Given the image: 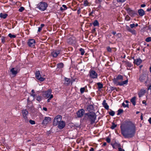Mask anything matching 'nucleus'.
<instances>
[{
  "instance_id": "obj_1",
  "label": "nucleus",
  "mask_w": 151,
  "mask_h": 151,
  "mask_svg": "<svg viewBox=\"0 0 151 151\" xmlns=\"http://www.w3.org/2000/svg\"><path fill=\"white\" fill-rule=\"evenodd\" d=\"M121 132L125 138L132 137L135 133V127L129 122H125L121 125Z\"/></svg>"
},
{
  "instance_id": "obj_2",
  "label": "nucleus",
  "mask_w": 151,
  "mask_h": 151,
  "mask_svg": "<svg viewBox=\"0 0 151 151\" xmlns=\"http://www.w3.org/2000/svg\"><path fill=\"white\" fill-rule=\"evenodd\" d=\"M123 80V77L121 75H119L116 78H114L113 79V82L114 84H116L117 85H119L120 86H123L127 83L128 79L121 82L120 81Z\"/></svg>"
},
{
  "instance_id": "obj_3",
  "label": "nucleus",
  "mask_w": 151,
  "mask_h": 151,
  "mask_svg": "<svg viewBox=\"0 0 151 151\" xmlns=\"http://www.w3.org/2000/svg\"><path fill=\"white\" fill-rule=\"evenodd\" d=\"M85 117L88 120L90 121L91 123L92 124L95 122L96 118V116L95 113L91 112L86 114Z\"/></svg>"
},
{
  "instance_id": "obj_4",
  "label": "nucleus",
  "mask_w": 151,
  "mask_h": 151,
  "mask_svg": "<svg viewBox=\"0 0 151 151\" xmlns=\"http://www.w3.org/2000/svg\"><path fill=\"white\" fill-rule=\"evenodd\" d=\"M48 6L47 3L44 2H41L39 3L37 6V8L41 11L45 10Z\"/></svg>"
},
{
  "instance_id": "obj_5",
  "label": "nucleus",
  "mask_w": 151,
  "mask_h": 151,
  "mask_svg": "<svg viewBox=\"0 0 151 151\" xmlns=\"http://www.w3.org/2000/svg\"><path fill=\"white\" fill-rule=\"evenodd\" d=\"M62 116L60 115H58L55 118L53 122L54 126H57L61 121Z\"/></svg>"
},
{
  "instance_id": "obj_6",
  "label": "nucleus",
  "mask_w": 151,
  "mask_h": 151,
  "mask_svg": "<svg viewBox=\"0 0 151 151\" xmlns=\"http://www.w3.org/2000/svg\"><path fill=\"white\" fill-rule=\"evenodd\" d=\"M22 113L23 115V118L24 120V122L25 123H28V120L27 117L28 112L26 110H23L22 111Z\"/></svg>"
},
{
  "instance_id": "obj_7",
  "label": "nucleus",
  "mask_w": 151,
  "mask_h": 151,
  "mask_svg": "<svg viewBox=\"0 0 151 151\" xmlns=\"http://www.w3.org/2000/svg\"><path fill=\"white\" fill-rule=\"evenodd\" d=\"M90 77L92 78H97V73L93 70H90L89 72Z\"/></svg>"
},
{
  "instance_id": "obj_8",
  "label": "nucleus",
  "mask_w": 151,
  "mask_h": 151,
  "mask_svg": "<svg viewBox=\"0 0 151 151\" xmlns=\"http://www.w3.org/2000/svg\"><path fill=\"white\" fill-rule=\"evenodd\" d=\"M35 76L38 80L41 81H43L45 80V78L42 77L39 71H36L35 73Z\"/></svg>"
},
{
  "instance_id": "obj_9",
  "label": "nucleus",
  "mask_w": 151,
  "mask_h": 151,
  "mask_svg": "<svg viewBox=\"0 0 151 151\" xmlns=\"http://www.w3.org/2000/svg\"><path fill=\"white\" fill-rule=\"evenodd\" d=\"M19 70H18L17 67L12 68L10 70V71L12 75L14 76H15L19 72Z\"/></svg>"
},
{
  "instance_id": "obj_10",
  "label": "nucleus",
  "mask_w": 151,
  "mask_h": 151,
  "mask_svg": "<svg viewBox=\"0 0 151 151\" xmlns=\"http://www.w3.org/2000/svg\"><path fill=\"white\" fill-rule=\"evenodd\" d=\"M52 91L51 89H49L46 91L44 92L43 93V95L45 97L48 98L50 97Z\"/></svg>"
},
{
  "instance_id": "obj_11",
  "label": "nucleus",
  "mask_w": 151,
  "mask_h": 151,
  "mask_svg": "<svg viewBox=\"0 0 151 151\" xmlns=\"http://www.w3.org/2000/svg\"><path fill=\"white\" fill-rule=\"evenodd\" d=\"M85 111L83 109H81L77 112V116L78 117H81L84 114Z\"/></svg>"
},
{
  "instance_id": "obj_12",
  "label": "nucleus",
  "mask_w": 151,
  "mask_h": 151,
  "mask_svg": "<svg viewBox=\"0 0 151 151\" xmlns=\"http://www.w3.org/2000/svg\"><path fill=\"white\" fill-rule=\"evenodd\" d=\"M35 41L33 39H29L28 40L27 44L29 47H33L35 45Z\"/></svg>"
},
{
  "instance_id": "obj_13",
  "label": "nucleus",
  "mask_w": 151,
  "mask_h": 151,
  "mask_svg": "<svg viewBox=\"0 0 151 151\" xmlns=\"http://www.w3.org/2000/svg\"><path fill=\"white\" fill-rule=\"evenodd\" d=\"M51 118L50 117H45L42 123V124L46 125L51 121Z\"/></svg>"
},
{
  "instance_id": "obj_14",
  "label": "nucleus",
  "mask_w": 151,
  "mask_h": 151,
  "mask_svg": "<svg viewBox=\"0 0 151 151\" xmlns=\"http://www.w3.org/2000/svg\"><path fill=\"white\" fill-rule=\"evenodd\" d=\"M58 125V128L60 129H62L65 127V123L63 121H61Z\"/></svg>"
},
{
  "instance_id": "obj_15",
  "label": "nucleus",
  "mask_w": 151,
  "mask_h": 151,
  "mask_svg": "<svg viewBox=\"0 0 151 151\" xmlns=\"http://www.w3.org/2000/svg\"><path fill=\"white\" fill-rule=\"evenodd\" d=\"M60 51L59 50H54L52 52H51V54L54 57H56L60 53Z\"/></svg>"
},
{
  "instance_id": "obj_16",
  "label": "nucleus",
  "mask_w": 151,
  "mask_h": 151,
  "mask_svg": "<svg viewBox=\"0 0 151 151\" xmlns=\"http://www.w3.org/2000/svg\"><path fill=\"white\" fill-rule=\"evenodd\" d=\"M142 60L140 58L134 60V63L137 65H139L142 63Z\"/></svg>"
},
{
  "instance_id": "obj_17",
  "label": "nucleus",
  "mask_w": 151,
  "mask_h": 151,
  "mask_svg": "<svg viewBox=\"0 0 151 151\" xmlns=\"http://www.w3.org/2000/svg\"><path fill=\"white\" fill-rule=\"evenodd\" d=\"M102 105L103 106L106 110H108L109 109V106L108 105L107 103L106 102V100H104L102 103Z\"/></svg>"
},
{
  "instance_id": "obj_18",
  "label": "nucleus",
  "mask_w": 151,
  "mask_h": 151,
  "mask_svg": "<svg viewBox=\"0 0 151 151\" xmlns=\"http://www.w3.org/2000/svg\"><path fill=\"white\" fill-rule=\"evenodd\" d=\"M146 92V91L144 90H141L138 93V95L139 97H141Z\"/></svg>"
},
{
  "instance_id": "obj_19",
  "label": "nucleus",
  "mask_w": 151,
  "mask_h": 151,
  "mask_svg": "<svg viewBox=\"0 0 151 151\" xmlns=\"http://www.w3.org/2000/svg\"><path fill=\"white\" fill-rule=\"evenodd\" d=\"M146 77L144 75H141L139 78V81L141 82H143L145 80Z\"/></svg>"
},
{
  "instance_id": "obj_20",
  "label": "nucleus",
  "mask_w": 151,
  "mask_h": 151,
  "mask_svg": "<svg viewBox=\"0 0 151 151\" xmlns=\"http://www.w3.org/2000/svg\"><path fill=\"white\" fill-rule=\"evenodd\" d=\"M138 13H139V15L140 16H143L145 14L144 10L142 9H140L138 11Z\"/></svg>"
},
{
  "instance_id": "obj_21",
  "label": "nucleus",
  "mask_w": 151,
  "mask_h": 151,
  "mask_svg": "<svg viewBox=\"0 0 151 151\" xmlns=\"http://www.w3.org/2000/svg\"><path fill=\"white\" fill-rule=\"evenodd\" d=\"M127 29L133 34L135 35L136 33V31L135 30L131 29L129 27H127Z\"/></svg>"
},
{
  "instance_id": "obj_22",
  "label": "nucleus",
  "mask_w": 151,
  "mask_h": 151,
  "mask_svg": "<svg viewBox=\"0 0 151 151\" xmlns=\"http://www.w3.org/2000/svg\"><path fill=\"white\" fill-rule=\"evenodd\" d=\"M8 16V14L5 13H1L0 14V18L3 19H5Z\"/></svg>"
},
{
  "instance_id": "obj_23",
  "label": "nucleus",
  "mask_w": 151,
  "mask_h": 151,
  "mask_svg": "<svg viewBox=\"0 0 151 151\" xmlns=\"http://www.w3.org/2000/svg\"><path fill=\"white\" fill-rule=\"evenodd\" d=\"M136 97L135 96H134L131 99L130 101L134 106H135L136 104Z\"/></svg>"
},
{
  "instance_id": "obj_24",
  "label": "nucleus",
  "mask_w": 151,
  "mask_h": 151,
  "mask_svg": "<svg viewBox=\"0 0 151 151\" xmlns=\"http://www.w3.org/2000/svg\"><path fill=\"white\" fill-rule=\"evenodd\" d=\"M93 107L92 105H91L88 106L87 109L88 111L90 112L92 109H93Z\"/></svg>"
},
{
  "instance_id": "obj_25",
  "label": "nucleus",
  "mask_w": 151,
  "mask_h": 151,
  "mask_svg": "<svg viewBox=\"0 0 151 151\" xmlns=\"http://www.w3.org/2000/svg\"><path fill=\"white\" fill-rule=\"evenodd\" d=\"M93 24L94 26H99V23L97 20H95L93 23Z\"/></svg>"
},
{
  "instance_id": "obj_26",
  "label": "nucleus",
  "mask_w": 151,
  "mask_h": 151,
  "mask_svg": "<svg viewBox=\"0 0 151 151\" xmlns=\"http://www.w3.org/2000/svg\"><path fill=\"white\" fill-rule=\"evenodd\" d=\"M98 86V88L99 89H101L103 87V84L100 83H97Z\"/></svg>"
},
{
  "instance_id": "obj_27",
  "label": "nucleus",
  "mask_w": 151,
  "mask_h": 151,
  "mask_svg": "<svg viewBox=\"0 0 151 151\" xmlns=\"http://www.w3.org/2000/svg\"><path fill=\"white\" fill-rule=\"evenodd\" d=\"M57 67L58 68H62L63 66V64L62 63H60L57 64Z\"/></svg>"
},
{
  "instance_id": "obj_28",
  "label": "nucleus",
  "mask_w": 151,
  "mask_h": 151,
  "mask_svg": "<svg viewBox=\"0 0 151 151\" xmlns=\"http://www.w3.org/2000/svg\"><path fill=\"white\" fill-rule=\"evenodd\" d=\"M126 10L127 11V12H129V14L130 15H132V13H133V12L129 8H127Z\"/></svg>"
},
{
  "instance_id": "obj_29",
  "label": "nucleus",
  "mask_w": 151,
  "mask_h": 151,
  "mask_svg": "<svg viewBox=\"0 0 151 151\" xmlns=\"http://www.w3.org/2000/svg\"><path fill=\"white\" fill-rule=\"evenodd\" d=\"M125 64L127 66L129 67H131L132 65L131 63L129 62H126Z\"/></svg>"
},
{
  "instance_id": "obj_30",
  "label": "nucleus",
  "mask_w": 151,
  "mask_h": 151,
  "mask_svg": "<svg viewBox=\"0 0 151 151\" xmlns=\"http://www.w3.org/2000/svg\"><path fill=\"white\" fill-rule=\"evenodd\" d=\"M123 111L122 109H119L118 111V113L117 114V115H119L120 114L122 113Z\"/></svg>"
},
{
  "instance_id": "obj_31",
  "label": "nucleus",
  "mask_w": 151,
  "mask_h": 151,
  "mask_svg": "<svg viewBox=\"0 0 151 151\" xmlns=\"http://www.w3.org/2000/svg\"><path fill=\"white\" fill-rule=\"evenodd\" d=\"M117 146L118 147H120V145L116 143L112 145L113 147L114 148H116Z\"/></svg>"
},
{
  "instance_id": "obj_32",
  "label": "nucleus",
  "mask_w": 151,
  "mask_h": 151,
  "mask_svg": "<svg viewBox=\"0 0 151 151\" xmlns=\"http://www.w3.org/2000/svg\"><path fill=\"white\" fill-rule=\"evenodd\" d=\"M117 126V125L115 124L114 122H113L112 123V125L111 127V128L112 129H114L115 127H116Z\"/></svg>"
},
{
  "instance_id": "obj_33",
  "label": "nucleus",
  "mask_w": 151,
  "mask_h": 151,
  "mask_svg": "<svg viewBox=\"0 0 151 151\" xmlns=\"http://www.w3.org/2000/svg\"><path fill=\"white\" fill-rule=\"evenodd\" d=\"M79 51L81 52V54L82 55H83L85 53V51L82 48H80V49Z\"/></svg>"
},
{
  "instance_id": "obj_34",
  "label": "nucleus",
  "mask_w": 151,
  "mask_h": 151,
  "mask_svg": "<svg viewBox=\"0 0 151 151\" xmlns=\"http://www.w3.org/2000/svg\"><path fill=\"white\" fill-rule=\"evenodd\" d=\"M109 114L110 115L113 116L115 114V112L112 110H111L109 112Z\"/></svg>"
},
{
  "instance_id": "obj_35",
  "label": "nucleus",
  "mask_w": 151,
  "mask_h": 151,
  "mask_svg": "<svg viewBox=\"0 0 151 151\" xmlns=\"http://www.w3.org/2000/svg\"><path fill=\"white\" fill-rule=\"evenodd\" d=\"M88 2L87 0H85L83 2V5L85 6H88Z\"/></svg>"
},
{
  "instance_id": "obj_36",
  "label": "nucleus",
  "mask_w": 151,
  "mask_h": 151,
  "mask_svg": "<svg viewBox=\"0 0 151 151\" xmlns=\"http://www.w3.org/2000/svg\"><path fill=\"white\" fill-rule=\"evenodd\" d=\"M145 41L147 42L151 41V37H149L146 38L145 39Z\"/></svg>"
},
{
  "instance_id": "obj_37",
  "label": "nucleus",
  "mask_w": 151,
  "mask_h": 151,
  "mask_svg": "<svg viewBox=\"0 0 151 151\" xmlns=\"http://www.w3.org/2000/svg\"><path fill=\"white\" fill-rule=\"evenodd\" d=\"M42 99V97H41L40 96H38L37 97L36 100L38 101H40Z\"/></svg>"
},
{
  "instance_id": "obj_38",
  "label": "nucleus",
  "mask_w": 151,
  "mask_h": 151,
  "mask_svg": "<svg viewBox=\"0 0 151 151\" xmlns=\"http://www.w3.org/2000/svg\"><path fill=\"white\" fill-rule=\"evenodd\" d=\"M8 36L11 38H14L16 37L15 35H12L11 33L9 34Z\"/></svg>"
},
{
  "instance_id": "obj_39",
  "label": "nucleus",
  "mask_w": 151,
  "mask_h": 151,
  "mask_svg": "<svg viewBox=\"0 0 151 151\" xmlns=\"http://www.w3.org/2000/svg\"><path fill=\"white\" fill-rule=\"evenodd\" d=\"M5 38H6L4 37H1V40L2 42L4 43L5 42L6 40Z\"/></svg>"
},
{
  "instance_id": "obj_40",
  "label": "nucleus",
  "mask_w": 151,
  "mask_h": 151,
  "mask_svg": "<svg viewBox=\"0 0 151 151\" xmlns=\"http://www.w3.org/2000/svg\"><path fill=\"white\" fill-rule=\"evenodd\" d=\"M130 17L128 15H127L125 18V19L127 21H129L130 20Z\"/></svg>"
},
{
  "instance_id": "obj_41",
  "label": "nucleus",
  "mask_w": 151,
  "mask_h": 151,
  "mask_svg": "<svg viewBox=\"0 0 151 151\" xmlns=\"http://www.w3.org/2000/svg\"><path fill=\"white\" fill-rule=\"evenodd\" d=\"M30 123L31 124H35V122L34 121L32 120H30L29 121Z\"/></svg>"
},
{
  "instance_id": "obj_42",
  "label": "nucleus",
  "mask_w": 151,
  "mask_h": 151,
  "mask_svg": "<svg viewBox=\"0 0 151 151\" xmlns=\"http://www.w3.org/2000/svg\"><path fill=\"white\" fill-rule=\"evenodd\" d=\"M24 7H21L19 9V11L20 12H22L24 10Z\"/></svg>"
},
{
  "instance_id": "obj_43",
  "label": "nucleus",
  "mask_w": 151,
  "mask_h": 151,
  "mask_svg": "<svg viewBox=\"0 0 151 151\" xmlns=\"http://www.w3.org/2000/svg\"><path fill=\"white\" fill-rule=\"evenodd\" d=\"M53 97V96L52 94L50 95V97H49V99H48L47 100V102H49L50 101V99H52Z\"/></svg>"
},
{
  "instance_id": "obj_44",
  "label": "nucleus",
  "mask_w": 151,
  "mask_h": 151,
  "mask_svg": "<svg viewBox=\"0 0 151 151\" xmlns=\"http://www.w3.org/2000/svg\"><path fill=\"white\" fill-rule=\"evenodd\" d=\"M85 90L84 88H82L80 89V92L81 93H83L84 92Z\"/></svg>"
},
{
  "instance_id": "obj_45",
  "label": "nucleus",
  "mask_w": 151,
  "mask_h": 151,
  "mask_svg": "<svg viewBox=\"0 0 151 151\" xmlns=\"http://www.w3.org/2000/svg\"><path fill=\"white\" fill-rule=\"evenodd\" d=\"M122 105L124 107H129L128 104H125L124 103H123L122 104Z\"/></svg>"
},
{
  "instance_id": "obj_46",
  "label": "nucleus",
  "mask_w": 151,
  "mask_h": 151,
  "mask_svg": "<svg viewBox=\"0 0 151 151\" xmlns=\"http://www.w3.org/2000/svg\"><path fill=\"white\" fill-rule=\"evenodd\" d=\"M130 26L131 28H132L135 27V24H130Z\"/></svg>"
},
{
  "instance_id": "obj_47",
  "label": "nucleus",
  "mask_w": 151,
  "mask_h": 151,
  "mask_svg": "<svg viewBox=\"0 0 151 151\" xmlns=\"http://www.w3.org/2000/svg\"><path fill=\"white\" fill-rule=\"evenodd\" d=\"M107 51L109 52H111V48L110 47H107Z\"/></svg>"
},
{
  "instance_id": "obj_48",
  "label": "nucleus",
  "mask_w": 151,
  "mask_h": 151,
  "mask_svg": "<svg viewBox=\"0 0 151 151\" xmlns=\"http://www.w3.org/2000/svg\"><path fill=\"white\" fill-rule=\"evenodd\" d=\"M106 141L108 143H110L111 141L110 139L109 138H107L106 139Z\"/></svg>"
},
{
  "instance_id": "obj_49",
  "label": "nucleus",
  "mask_w": 151,
  "mask_h": 151,
  "mask_svg": "<svg viewBox=\"0 0 151 151\" xmlns=\"http://www.w3.org/2000/svg\"><path fill=\"white\" fill-rule=\"evenodd\" d=\"M126 0H117V1L118 2H124Z\"/></svg>"
},
{
  "instance_id": "obj_50",
  "label": "nucleus",
  "mask_w": 151,
  "mask_h": 151,
  "mask_svg": "<svg viewBox=\"0 0 151 151\" xmlns=\"http://www.w3.org/2000/svg\"><path fill=\"white\" fill-rule=\"evenodd\" d=\"M118 151H125L124 150L122 149L120 147H118Z\"/></svg>"
},
{
  "instance_id": "obj_51",
  "label": "nucleus",
  "mask_w": 151,
  "mask_h": 151,
  "mask_svg": "<svg viewBox=\"0 0 151 151\" xmlns=\"http://www.w3.org/2000/svg\"><path fill=\"white\" fill-rule=\"evenodd\" d=\"M65 81H66L67 82H70V79H68V78H65Z\"/></svg>"
},
{
  "instance_id": "obj_52",
  "label": "nucleus",
  "mask_w": 151,
  "mask_h": 151,
  "mask_svg": "<svg viewBox=\"0 0 151 151\" xmlns=\"http://www.w3.org/2000/svg\"><path fill=\"white\" fill-rule=\"evenodd\" d=\"M62 7L64 8V9H65V10L67 9V6L65 5H63L62 6Z\"/></svg>"
},
{
  "instance_id": "obj_53",
  "label": "nucleus",
  "mask_w": 151,
  "mask_h": 151,
  "mask_svg": "<svg viewBox=\"0 0 151 151\" xmlns=\"http://www.w3.org/2000/svg\"><path fill=\"white\" fill-rule=\"evenodd\" d=\"M116 36H118L119 37H120L121 36V35L120 33H118L116 34Z\"/></svg>"
},
{
  "instance_id": "obj_54",
  "label": "nucleus",
  "mask_w": 151,
  "mask_h": 151,
  "mask_svg": "<svg viewBox=\"0 0 151 151\" xmlns=\"http://www.w3.org/2000/svg\"><path fill=\"white\" fill-rule=\"evenodd\" d=\"M42 29V27H39L38 28V32H40Z\"/></svg>"
},
{
  "instance_id": "obj_55",
  "label": "nucleus",
  "mask_w": 151,
  "mask_h": 151,
  "mask_svg": "<svg viewBox=\"0 0 151 151\" xmlns=\"http://www.w3.org/2000/svg\"><path fill=\"white\" fill-rule=\"evenodd\" d=\"M142 103L145 104L146 105H147L146 101L145 100H143L142 101Z\"/></svg>"
},
{
  "instance_id": "obj_56",
  "label": "nucleus",
  "mask_w": 151,
  "mask_h": 151,
  "mask_svg": "<svg viewBox=\"0 0 151 151\" xmlns=\"http://www.w3.org/2000/svg\"><path fill=\"white\" fill-rule=\"evenodd\" d=\"M145 6L146 5L145 4H142L141 5V7H145Z\"/></svg>"
},
{
  "instance_id": "obj_57",
  "label": "nucleus",
  "mask_w": 151,
  "mask_h": 151,
  "mask_svg": "<svg viewBox=\"0 0 151 151\" xmlns=\"http://www.w3.org/2000/svg\"><path fill=\"white\" fill-rule=\"evenodd\" d=\"M43 110L45 111H47V109L46 107H44L43 109Z\"/></svg>"
},
{
  "instance_id": "obj_58",
  "label": "nucleus",
  "mask_w": 151,
  "mask_h": 151,
  "mask_svg": "<svg viewBox=\"0 0 151 151\" xmlns=\"http://www.w3.org/2000/svg\"><path fill=\"white\" fill-rule=\"evenodd\" d=\"M81 12L80 9H79L78 10L77 13L78 14H79Z\"/></svg>"
},
{
  "instance_id": "obj_59",
  "label": "nucleus",
  "mask_w": 151,
  "mask_h": 151,
  "mask_svg": "<svg viewBox=\"0 0 151 151\" xmlns=\"http://www.w3.org/2000/svg\"><path fill=\"white\" fill-rule=\"evenodd\" d=\"M94 149L93 147H91V149L90 150V151H93Z\"/></svg>"
},
{
  "instance_id": "obj_60",
  "label": "nucleus",
  "mask_w": 151,
  "mask_h": 151,
  "mask_svg": "<svg viewBox=\"0 0 151 151\" xmlns=\"http://www.w3.org/2000/svg\"><path fill=\"white\" fill-rule=\"evenodd\" d=\"M60 10L61 11H62L65 10V9L64 8H63V7H61L60 8Z\"/></svg>"
},
{
  "instance_id": "obj_61",
  "label": "nucleus",
  "mask_w": 151,
  "mask_h": 151,
  "mask_svg": "<svg viewBox=\"0 0 151 151\" xmlns=\"http://www.w3.org/2000/svg\"><path fill=\"white\" fill-rule=\"evenodd\" d=\"M44 26H45V24H41V27H42H42H43Z\"/></svg>"
},
{
  "instance_id": "obj_62",
  "label": "nucleus",
  "mask_w": 151,
  "mask_h": 151,
  "mask_svg": "<svg viewBox=\"0 0 151 151\" xmlns=\"http://www.w3.org/2000/svg\"><path fill=\"white\" fill-rule=\"evenodd\" d=\"M148 121L150 123L151 122V117L149 118V119L148 120Z\"/></svg>"
},
{
  "instance_id": "obj_63",
  "label": "nucleus",
  "mask_w": 151,
  "mask_h": 151,
  "mask_svg": "<svg viewBox=\"0 0 151 151\" xmlns=\"http://www.w3.org/2000/svg\"><path fill=\"white\" fill-rule=\"evenodd\" d=\"M106 142H104L102 145L103 146H105L106 145Z\"/></svg>"
},
{
  "instance_id": "obj_64",
  "label": "nucleus",
  "mask_w": 151,
  "mask_h": 151,
  "mask_svg": "<svg viewBox=\"0 0 151 151\" xmlns=\"http://www.w3.org/2000/svg\"><path fill=\"white\" fill-rule=\"evenodd\" d=\"M116 32L115 31H114V32H112V34H113L114 35H115L116 34Z\"/></svg>"
}]
</instances>
